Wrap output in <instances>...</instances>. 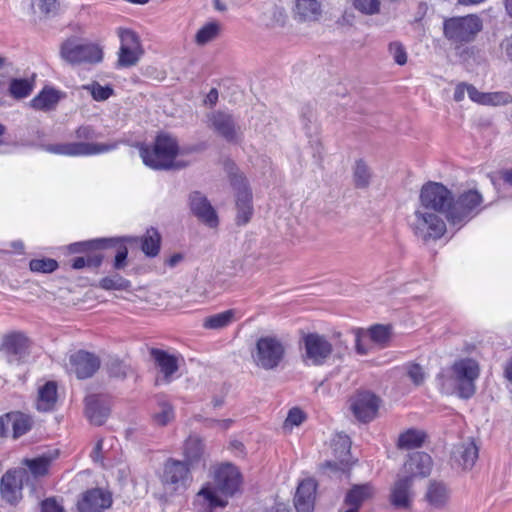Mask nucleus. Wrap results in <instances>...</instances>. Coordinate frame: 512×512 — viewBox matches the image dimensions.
Masks as SVG:
<instances>
[{
    "label": "nucleus",
    "mask_w": 512,
    "mask_h": 512,
    "mask_svg": "<svg viewBox=\"0 0 512 512\" xmlns=\"http://www.w3.org/2000/svg\"><path fill=\"white\" fill-rule=\"evenodd\" d=\"M220 32V25L217 22H209L201 27L195 35V42L198 45H206L214 40Z\"/></svg>",
    "instance_id": "nucleus-45"
},
{
    "label": "nucleus",
    "mask_w": 512,
    "mask_h": 512,
    "mask_svg": "<svg viewBox=\"0 0 512 512\" xmlns=\"http://www.w3.org/2000/svg\"><path fill=\"white\" fill-rule=\"evenodd\" d=\"M70 364L78 379H87L99 369L100 359L93 353L79 350L70 356Z\"/></svg>",
    "instance_id": "nucleus-19"
},
{
    "label": "nucleus",
    "mask_w": 512,
    "mask_h": 512,
    "mask_svg": "<svg viewBox=\"0 0 512 512\" xmlns=\"http://www.w3.org/2000/svg\"><path fill=\"white\" fill-rule=\"evenodd\" d=\"M103 445H104V442H103V439H99L92 452H91V458L93 459L94 462H102L103 459H104V456H103Z\"/></svg>",
    "instance_id": "nucleus-61"
},
{
    "label": "nucleus",
    "mask_w": 512,
    "mask_h": 512,
    "mask_svg": "<svg viewBox=\"0 0 512 512\" xmlns=\"http://www.w3.org/2000/svg\"><path fill=\"white\" fill-rule=\"evenodd\" d=\"M1 349L9 362H19L28 354L29 339L21 332L9 333L3 337Z\"/></svg>",
    "instance_id": "nucleus-23"
},
{
    "label": "nucleus",
    "mask_w": 512,
    "mask_h": 512,
    "mask_svg": "<svg viewBox=\"0 0 512 512\" xmlns=\"http://www.w3.org/2000/svg\"><path fill=\"white\" fill-rule=\"evenodd\" d=\"M190 469L185 462L169 458L164 464L161 481L174 491L186 490L192 482Z\"/></svg>",
    "instance_id": "nucleus-14"
},
{
    "label": "nucleus",
    "mask_w": 512,
    "mask_h": 512,
    "mask_svg": "<svg viewBox=\"0 0 512 512\" xmlns=\"http://www.w3.org/2000/svg\"><path fill=\"white\" fill-rule=\"evenodd\" d=\"M85 413L89 421L97 426L104 424L110 415V400L105 395L92 394L85 398Z\"/></svg>",
    "instance_id": "nucleus-20"
},
{
    "label": "nucleus",
    "mask_w": 512,
    "mask_h": 512,
    "mask_svg": "<svg viewBox=\"0 0 512 512\" xmlns=\"http://www.w3.org/2000/svg\"><path fill=\"white\" fill-rule=\"evenodd\" d=\"M305 418H306V416L301 409H299L297 407L292 408V409H290V411L288 413V416L285 420L284 426L285 427L299 426L300 424H302V422L305 420Z\"/></svg>",
    "instance_id": "nucleus-57"
},
{
    "label": "nucleus",
    "mask_w": 512,
    "mask_h": 512,
    "mask_svg": "<svg viewBox=\"0 0 512 512\" xmlns=\"http://www.w3.org/2000/svg\"><path fill=\"white\" fill-rule=\"evenodd\" d=\"M216 487L225 495H234L241 485V474L232 464H223L214 475Z\"/></svg>",
    "instance_id": "nucleus-17"
},
{
    "label": "nucleus",
    "mask_w": 512,
    "mask_h": 512,
    "mask_svg": "<svg viewBox=\"0 0 512 512\" xmlns=\"http://www.w3.org/2000/svg\"><path fill=\"white\" fill-rule=\"evenodd\" d=\"M454 456L463 468L470 469L478 459V448L474 442L464 443L457 447Z\"/></svg>",
    "instance_id": "nucleus-35"
},
{
    "label": "nucleus",
    "mask_w": 512,
    "mask_h": 512,
    "mask_svg": "<svg viewBox=\"0 0 512 512\" xmlns=\"http://www.w3.org/2000/svg\"><path fill=\"white\" fill-rule=\"evenodd\" d=\"M141 242V249L148 257H155L160 250L161 236L155 228H150L142 238H137Z\"/></svg>",
    "instance_id": "nucleus-36"
},
{
    "label": "nucleus",
    "mask_w": 512,
    "mask_h": 512,
    "mask_svg": "<svg viewBox=\"0 0 512 512\" xmlns=\"http://www.w3.org/2000/svg\"><path fill=\"white\" fill-rule=\"evenodd\" d=\"M230 183L235 190L236 223L237 225H246L253 215L252 192L248 187L246 178L242 174H231Z\"/></svg>",
    "instance_id": "nucleus-11"
},
{
    "label": "nucleus",
    "mask_w": 512,
    "mask_h": 512,
    "mask_svg": "<svg viewBox=\"0 0 512 512\" xmlns=\"http://www.w3.org/2000/svg\"><path fill=\"white\" fill-rule=\"evenodd\" d=\"M482 28V20L477 15L451 17L443 22V35L449 42L459 46L474 41Z\"/></svg>",
    "instance_id": "nucleus-4"
},
{
    "label": "nucleus",
    "mask_w": 512,
    "mask_h": 512,
    "mask_svg": "<svg viewBox=\"0 0 512 512\" xmlns=\"http://www.w3.org/2000/svg\"><path fill=\"white\" fill-rule=\"evenodd\" d=\"M207 118L208 127L227 142L239 143L242 140V128L233 114L217 110L209 113Z\"/></svg>",
    "instance_id": "nucleus-10"
},
{
    "label": "nucleus",
    "mask_w": 512,
    "mask_h": 512,
    "mask_svg": "<svg viewBox=\"0 0 512 512\" xmlns=\"http://www.w3.org/2000/svg\"><path fill=\"white\" fill-rule=\"evenodd\" d=\"M150 356L163 374L164 381L170 383L172 375L177 372L179 368L177 357L158 348H152L150 350Z\"/></svg>",
    "instance_id": "nucleus-28"
},
{
    "label": "nucleus",
    "mask_w": 512,
    "mask_h": 512,
    "mask_svg": "<svg viewBox=\"0 0 512 512\" xmlns=\"http://www.w3.org/2000/svg\"><path fill=\"white\" fill-rule=\"evenodd\" d=\"M479 376V365L472 358H463L454 362L450 370H442L437 375V383L442 393L457 394L469 399L476 391L475 380Z\"/></svg>",
    "instance_id": "nucleus-1"
},
{
    "label": "nucleus",
    "mask_w": 512,
    "mask_h": 512,
    "mask_svg": "<svg viewBox=\"0 0 512 512\" xmlns=\"http://www.w3.org/2000/svg\"><path fill=\"white\" fill-rule=\"evenodd\" d=\"M285 346L276 336H263L256 342L252 354L255 364L264 370H273L283 361Z\"/></svg>",
    "instance_id": "nucleus-6"
},
{
    "label": "nucleus",
    "mask_w": 512,
    "mask_h": 512,
    "mask_svg": "<svg viewBox=\"0 0 512 512\" xmlns=\"http://www.w3.org/2000/svg\"><path fill=\"white\" fill-rule=\"evenodd\" d=\"M62 96V92L52 87H45L31 100V106L36 110L51 111L56 108Z\"/></svg>",
    "instance_id": "nucleus-30"
},
{
    "label": "nucleus",
    "mask_w": 512,
    "mask_h": 512,
    "mask_svg": "<svg viewBox=\"0 0 512 512\" xmlns=\"http://www.w3.org/2000/svg\"><path fill=\"white\" fill-rule=\"evenodd\" d=\"M58 454V451L54 450L34 459H25L23 464L29 468L35 477L45 476L53 460L58 457Z\"/></svg>",
    "instance_id": "nucleus-33"
},
{
    "label": "nucleus",
    "mask_w": 512,
    "mask_h": 512,
    "mask_svg": "<svg viewBox=\"0 0 512 512\" xmlns=\"http://www.w3.org/2000/svg\"><path fill=\"white\" fill-rule=\"evenodd\" d=\"M60 55L67 63L75 65L82 63H98L102 61L103 52L98 45L67 40L61 46Z\"/></svg>",
    "instance_id": "nucleus-8"
},
{
    "label": "nucleus",
    "mask_w": 512,
    "mask_h": 512,
    "mask_svg": "<svg viewBox=\"0 0 512 512\" xmlns=\"http://www.w3.org/2000/svg\"><path fill=\"white\" fill-rule=\"evenodd\" d=\"M350 408L359 421L370 422L377 415L379 398L367 391L360 392L352 398Z\"/></svg>",
    "instance_id": "nucleus-16"
},
{
    "label": "nucleus",
    "mask_w": 512,
    "mask_h": 512,
    "mask_svg": "<svg viewBox=\"0 0 512 512\" xmlns=\"http://www.w3.org/2000/svg\"><path fill=\"white\" fill-rule=\"evenodd\" d=\"M114 239L98 238L88 241L76 242L69 245L71 253H81L104 249L108 243L114 242Z\"/></svg>",
    "instance_id": "nucleus-43"
},
{
    "label": "nucleus",
    "mask_w": 512,
    "mask_h": 512,
    "mask_svg": "<svg viewBox=\"0 0 512 512\" xmlns=\"http://www.w3.org/2000/svg\"><path fill=\"white\" fill-rule=\"evenodd\" d=\"M115 241L108 243L105 248L115 247L116 254L114 259V268L117 270L123 269L126 266V259L128 255V249L124 245V242L132 243L137 241V237H124V238H113Z\"/></svg>",
    "instance_id": "nucleus-38"
},
{
    "label": "nucleus",
    "mask_w": 512,
    "mask_h": 512,
    "mask_svg": "<svg viewBox=\"0 0 512 512\" xmlns=\"http://www.w3.org/2000/svg\"><path fill=\"white\" fill-rule=\"evenodd\" d=\"M57 402V385L54 381H48L38 390L36 408L41 412L52 410Z\"/></svg>",
    "instance_id": "nucleus-32"
},
{
    "label": "nucleus",
    "mask_w": 512,
    "mask_h": 512,
    "mask_svg": "<svg viewBox=\"0 0 512 512\" xmlns=\"http://www.w3.org/2000/svg\"><path fill=\"white\" fill-rule=\"evenodd\" d=\"M468 85L469 84H466V83H459L456 88H455V91H454V100L456 102H460L464 99L465 97V93L467 92L468 93Z\"/></svg>",
    "instance_id": "nucleus-64"
},
{
    "label": "nucleus",
    "mask_w": 512,
    "mask_h": 512,
    "mask_svg": "<svg viewBox=\"0 0 512 512\" xmlns=\"http://www.w3.org/2000/svg\"><path fill=\"white\" fill-rule=\"evenodd\" d=\"M10 428V412L0 416V437L7 436Z\"/></svg>",
    "instance_id": "nucleus-63"
},
{
    "label": "nucleus",
    "mask_w": 512,
    "mask_h": 512,
    "mask_svg": "<svg viewBox=\"0 0 512 512\" xmlns=\"http://www.w3.org/2000/svg\"><path fill=\"white\" fill-rule=\"evenodd\" d=\"M374 495V487L370 483L354 484L346 492L342 508L339 512H358L361 506Z\"/></svg>",
    "instance_id": "nucleus-18"
},
{
    "label": "nucleus",
    "mask_w": 512,
    "mask_h": 512,
    "mask_svg": "<svg viewBox=\"0 0 512 512\" xmlns=\"http://www.w3.org/2000/svg\"><path fill=\"white\" fill-rule=\"evenodd\" d=\"M407 374L415 385L422 384L425 378L423 369L418 364H410L407 367Z\"/></svg>",
    "instance_id": "nucleus-58"
},
{
    "label": "nucleus",
    "mask_w": 512,
    "mask_h": 512,
    "mask_svg": "<svg viewBox=\"0 0 512 512\" xmlns=\"http://www.w3.org/2000/svg\"><path fill=\"white\" fill-rule=\"evenodd\" d=\"M82 89L88 91L95 101H105L113 94V89L111 86H102L97 81L83 85Z\"/></svg>",
    "instance_id": "nucleus-47"
},
{
    "label": "nucleus",
    "mask_w": 512,
    "mask_h": 512,
    "mask_svg": "<svg viewBox=\"0 0 512 512\" xmlns=\"http://www.w3.org/2000/svg\"><path fill=\"white\" fill-rule=\"evenodd\" d=\"M174 418V411L170 404L161 403L159 411L154 413L153 419L159 425H166Z\"/></svg>",
    "instance_id": "nucleus-54"
},
{
    "label": "nucleus",
    "mask_w": 512,
    "mask_h": 512,
    "mask_svg": "<svg viewBox=\"0 0 512 512\" xmlns=\"http://www.w3.org/2000/svg\"><path fill=\"white\" fill-rule=\"evenodd\" d=\"M371 173L363 160L356 161L354 168V182L357 188H366L370 183Z\"/></svg>",
    "instance_id": "nucleus-48"
},
{
    "label": "nucleus",
    "mask_w": 512,
    "mask_h": 512,
    "mask_svg": "<svg viewBox=\"0 0 512 512\" xmlns=\"http://www.w3.org/2000/svg\"><path fill=\"white\" fill-rule=\"evenodd\" d=\"M426 434L423 431L417 429H408L399 435L398 447L401 449H415L422 446L425 440Z\"/></svg>",
    "instance_id": "nucleus-37"
},
{
    "label": "nucleus",
    "mask_w": 512,
    "mask_h": 512,
    "mask_svg": "<svg viewBox=\"0 0 512 512\" xmlns=\"http://www.w3.org/2000/svg\"><path fill=\"white\" fill-rule=\"evenodd\" d=\"M414 216V234L424 242L438 240L445 234L446 223L438 212L418 208Z\"/></svg>",
    "instance_id": "nucleus-7"
},
{
    "label": "nucleus",
    "mask_w": 512,
    "mask_h": 512,
    "mask_svg": "<svg viewBox=\"0 0 512 512\" xmlns=\"http://www.w3.org/2000/svg\"><path fill=\"white\" fill-rule=\"evenodd\" d=\"M234 320V311L226 310L211 316L203 321V327L206 329L218 330L227 327Z\"/></svg>",
    "instance_id": "nucleus-39"
},
{
    "label": "nucleus",
    "mask_w": 512,
    "mask_h": 512,
    "mask_svg": "<svg viewBox=\"0 0 512 512\" xmlns=\"http://www.w3.org/2000/svg\"><path fill=\"white\" fill-rule=\"evenodd\" d=\"M41 512H64V509L54 498H48L42 501Z\"/></svg>",
    "instance_id": "nucleus-59"
},
{
    "label": "nucleus",
    "mask_w": 512,
    "mask_h": 512,
    "mask_svg": "<svg viewBox=\"0 0 512 512\" xmlns=\"http://www.w3.org/2000/svg\"><path fill=\"white\" fill-rule=\"evenodd\" d=\"M419 200V208L446 216V209H449L452 200V192L442 183L430 181L422 186Z\"/></svg>",
    "instance_id": "nucleus-9"
},
{
    "label": "nucleus",
    "mask_w": 512,
    "mask_h": 512,
    "mask_svg": "<svg viewBox=\"0 0 512 512\" xmlns=\"http://www.w3.org/2000/svg\"><path fill=\"white\" fill-rule=\"evenodd\" d=\"M190 207L193 214L209 227L213 228L218 225L216 211L200 192H193L190 195Z\"/></svg>",
    "instance_id": "nucleus-25"
},
{
    "label": "nucleus",
    "mask_w": 512,
    "mask_h": 512,
    "mask_svg": "<svg viewBox=\"0 0 512 512\" xmlns=\"http://www.w3.org/2000/svg\"><path fill=\"white\" fill-rule=\"evenodd\" d=\"M332 448L335 456L341 463L348 461L351 449V441L348 435L344 433H337L332 439Z\"/></svg>",
    "instance_id": "nucleus-41"
},
{
    "label": "nucleus",
    "mask_w": 512,
    "mask_h": 512,
    "mask_svg": "<svg viewBox=\"0 0 512 512\" xmlns=\"http://www.w3.org/2000/svg\"><path fill=\"white\" fill-rule=\"evenodd\" d=\"M425 498L432 508L440 509L448 503L450 492L443 482L431 481L427 488Z\"/></svg>",
    "instance_id": "nucleus-31"
},
{
    "label": "nucleus",
    "mask_w": 512,
    "mask_h": 512,
    "mask_svg": "<svg viewBox=\"0 0 512 512\" xmlns=\"http://www.w3.org/2000/svg\"><path fill=\"white\" fill-rule=\"evenodd\" d=\"M321 14V5L317 0H297L295 15L302 21L317 20Z\"/></svg>",
    "instance_id": "nucleus-34"
},
{
    "label": "nucleus",
    "mask_w": 512,
    "mask_h": 512,
    "mask_svg": "<svg viewBox=\"0 0 512 512\" xmlns=\"http://www.w3.org/2000/svg\"><path fill=\"white\" fill-rule=\"evenodd\" d=\"M512 102V96L508 92H484L482 105L499 106Z\"/></svg>",
    "instance_id": "nucleus-51"
},
{
    "label": "nucleus",
    "mask_w": 512,
    "mask_h": 512,
    "mask_svg": "<svg viewBox=\"0 0 512 512\" xmlns=\"http://www.w3.org/2000/svg\"><path fill=\"white\" fill-rule=\"evenodd\" d=\"M31 6L34 13L49 15L57 7V0H31Z\"/></svg>",
    "instance_id": "nucleus-55"
},
{
    "label": "nucleus",
    "mask_w": 512,
    "mask_h": 512,
    "mask_svg": "<svg viewBox=\"0 0 512 512\" xmlns=\"http://www.w3.org/2000/svg\"><path fill=\"white\" fill-rule=\"evenodd\" d=\"M389 52L398 65H404L407 62V54L405 48L400 42L390 43Z\"/></svg>",
    "instance_id": "nucleus-56"
},
{
    "label": "nucleus",
    "mask_w": 512,
    "mask_h": 512,
    "mask_svg": "<svg viewBox=\"0 0 512 512\" xmlns=\"http://www.w3.org/2000/svg\"><path fill=\"white\" fill-rule=\"evenodd\" d=\"M482 201V195L472 189L461 193L456 199L452 197L449 209H446L448 223L461 228L479 213Z\"/></svg>",
    "instance_id": "nucleus-5"
},
{
    "label": "nucleus",
    "mask_w": 512,
    "mask_h": 512,
    "mask_svg": "<svg viewBox=\"0 0 512 512\" xmlns=\"http://www.w3.org/2000/svg\"><path fill=\"white\" fill-rule=\"evenodd\" d=\"M118 35L121 45L118 52L117 66L123 68L135 66L143 54L139 37L134 31L123 28L118 29Z\"/></svg>",
    "instance_id": "nucleus-13"
},
{
    "label": "nucleus",
    "mask_w": 512,
    "mask_h": 512,
    "mask_svg": "<svg viewBox=\"0 0 512 512\" xmlns=\"http://www.w3.org/2000/svg\"><path fill=\"white\" fill-rule=\"evenodd\" d=\"M192 504L196 512H213L218 507L226 506L227 502L217 495L214 488L206 485L195 495Z\"/></svg>",
    "instance_id": "nucleus-27"
},
{
    "label": "nucleus",
    "mask_w": 512,
    "mask_h": 512,
    "mask_svg": "<svg viewBox=\"0 0 512 512\" xmlns=\"http://www.w3.org/2000/svg\"><path fill=\"white\" fill-rule=\"evenodd\" d=\"M355 9L365 15H376L380 12V0H352Z\"/></svg>",
    "instance_id": "nucleus-53"
},
{
    "label": "nucleus",
    "mask_w": 512,
    "mask_h": 512,
    "mask_svg": "<svg viewBox=\"0 0 512 512\" xmlns=\"http://www.w3.org/2000/svg\"><path fill=\"white\" fill-rule=\"evenodd\" d=\"M184 461L188 466L194 468L203 459L204 443L201 438L196 435L189 436L183 447Z\"/></svg>",
    "instance_id": "nucleus-29"
},
{
    "label": "nucleus",
    "mask_w": 512,
    "mask_h": 512,
    "mask_svg": "<svg viewBox=\"0 0 512 512\" xmlns=\"http://www.w3.org/2000/svg\"><path fill=\"white\" fill-rule=\"evenodd\" d=\"M10 427L13 431V438L17 439L31 429V420L21 412H10Z\"/></svg>",
    "instance_id": "nucleus-42"
},
{
    "label": "nucleus",
    "mask_w": 512,
    "mask_h": 512,
    "mask_svg": "<svg viewBox=\"0 0 512 512\" xmlns=\"http://www.w3.org/2000/svg\"><path fill=\"white\" fill-rule=\"evenodd\" d=\"M371 340L382 347L386 346L391 338V327L388 325L376 324L369 331Z\"/></svg>",
    "instance_id": "nucleus-46"
},
{
    "label": "nucleus",
    "mask_w": 512,
    "mask_h": 512,
    "mask_svg": "<svg viewBox=\"0 0 512 512\" xmlns=\"http://www.w3.org/2000/svg\"><path fill=\"white\" fill-rule=\"evenodd\" d=\"M112 504V495L100 488L86 491L78 502L79 512H102Z\"/></svg>",
    "instance_id": "nucleus-21"
},
{
    "label": "nucleus",
    "mask_w": 512,
    "mask_h": 512,
    "mask_svg": "<svg viewBox=\"0 0 512 512\" xmlns=\"http://www.w3.org/2000/svg\"><path fill=\"white\" fill-rule=\"evenodd\" d=\"M75 137L81 141L58 144H45L42 148L49 153L64 156H91L113 151L118 148L120 141L111 143L89 142L97 139L99 134L90 125H82L75 130Z\"/></svg>",
    "instance_id": "nucleus-2"
},
{
    "label": "nucleus",
    "mask_w": 512,
    "mask_h": 512,
    "mask_svg": "<svg viewBox=\"0 0 512 512\" xmlns=\"http://www.w3.org/2000/svg\"><path fill=\"white\" fill-rule=\"evenodd\" d=\"M432 458L425 452H414L409 455L405 461L401 474L409 476V479L414 480L416 477H427L432 470Z\"/></svg>",
    "instance_id": "nucleus-22"
},
{
    "label": "nucleus",
    "mask_w": 512,
    "mask_h": 512,
    "mask_svg": "<svg viewBox=\"0 0 512 512\" xmlns=\"http://www.w3.org/2000/svg\"><path fill=\"white\" fill-rule=\"evenodd\" d=\"M317 484L313 479H305L298 485L294 505L298 512H312Z\"/></svg>",
    "instance_id": "nucleus-26"
},
{
    "label": "nucleus",
    "mask_w": 512,
    "mask_h": 512,
    "mask_svg": "<svg viewBox=\"0 0 512 512\" xmlns=\"http://www.w3.org/2000/svg\"><path fill=\"white\" fill-rule=\"evenodd\" d=\"M413 480L399 473L390 493V502L397 509H409L413 498Z\"/></svg>",
    "instance_id": "nucleus-24"
},
{
    "label": "nucleus",
    "mask_w": 512,
    "mask_h": 512,
    "mask_svg": "<svg viewBox=\"0 0 512 512\" xmlns=\"http://www.w3.org/2000/svg\"><path fill=\"white\" fill-rule=\"evenodd\" d=\"M22 475L21 470L9 469L1 477L0 495L10 505H17L22 499Z\"/></svg>",
    "instance_id": "nucleus-15"
},
{
    "label": "nucleus",
    "mask_w": 512,
    "mask_h": 512,
    "mask_svg": "<svg viewBox=\"0 0 512 512\" xmlns=\"http://www.w3.org/2000/svg\"><path fill=\"white\" fill-rule=\"evenodd\" d=\"M138 147L143 163L151 169L170 170L185 167L184 163L175 161L179 150L178 143L167 134H159L152 146L140 144Z\"/></svg>",
    "instance_id": "nucleus-3"
},
{
    "label": "nucleus",
    "mask_w": 512,
    "mask_h": 512,
    "mask_svg": "<svg viewBox=\"0 0 512 512\" xmlns=\"http://www.w3.org/2000/svg\"><path fill=\"white\" fill-rule=\"evenodd\" d=\"M103 261V255L100 253L88 254L87 256L76 257L73 259L72 268L79 270L84 267L98 268Z\"/></svg>",
    "instance_id": "nucleus-49"
},
{
    "label": "nucleus",
    "mask_w": 512,
    "mask_h": 512,
    "mask_svg": "<svg viewBox=\"0 0 512 512\" xmlns=\"http://www.w3.org/2000/svg\"><path fill=\"white\" fill-rule=\"evenodd\" d=\"M468 96L473 102L482 105L484 92H480L475 86L471 84L468 85Z\"/></svg>",
    "instance_id": "nucleus-62"
},
{
    "label": "nucleus",
    "mask_w": 512,
    "mask_h": 512,
    "mask_svg": "<svg viewBox=\"0 0 512 512\" xmlns=\"http://www.w3.org/2000/svg\"><path fill=\"white\" fill-rule=\"evenodd\" d=\"M301 344L304 348V361L315 365H323L331 356L333 346L330 341L318 333H308L302 337Z\"/></svg>",
    "instance_id": "nucleus-12"
},
{
    "label": "nucleus",
    "mask_w": 512,
    "mask_h": 512,
    "mask_svg": "<svg viewBox=\"0 0 512 512\" xmlns=\"http://www.w3.org/2000/svg\"><path fill=\"white\" fill-rule=\"evenodd\" d=\"M29 267L33 272L51 273L58 268V263L51 258L32 259L29 263Z\"/></svg>",
    "instance_id": "nucleus-52"
},
{
    "label": "nucleus",
    "mask_w": 512,
    "mask_h": 512,
    "mask_svg": "<svg viewBox=\"0 0 512 512\" xmlns=\"http://www.w3.org/2000/svg\"><path fill=\"white\" fill-rule=\"evenodd\" d=\"M286 17V13L283 8L276 5H268L262 13L261 21L268 27L283 26Z\"/></svg>",
    "instance_id": "nucleus-40"
},
{
    "label": "nucleus",
    "mask_w": 512,
    "mask_h": 512,
    "mask_svg": "<svg viewBox=\"0 0 512 512\" xmlns=\"http://www.w3.org/2000/svg\"><path fill=\"white\" fill-rule=\"evenodd\" d=\"M33 90V83L28 79L11 80L9 85V93L15 99H23L28 97Z\"/></svg>",
    "instance_id": "nucleus-44"
},
{
    "label": "nucleus",
    "mask_w": 512,
    "mask_h": 512,
    "mask_svg": "<svg viewBox=\"0 0 512 512\" xmlns=\"http://www.w3.org/2000/svg\"><path fill=\"white\" fill-rule=\"evenodd\" d=\"M99 286L105 290H125L130 286V282L120 275H114L102 278Z\"/></svg>",
    "instance_id": "nucleus-50"
},
{
    "label": "nucleus",
    "mask_w": 512,
    "mask_h": 512,
    "mask_svg": "<svg viewBox=\"0 0 512 512\" xmlns=\"http://www.w3.org/2000/svg\"><path fill=\"white\" fill-rule=\"evenodd\" d=\"M110 375L117 378L126 376V367L119 361L111 362L109 366Z\"/></svg>",
    "instance_id": "nucleus-60"
}]
</instances>
